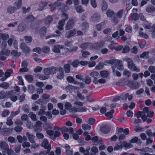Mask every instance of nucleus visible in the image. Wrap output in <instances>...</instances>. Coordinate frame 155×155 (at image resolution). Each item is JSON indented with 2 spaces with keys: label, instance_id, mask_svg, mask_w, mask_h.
Returning <instances> with one entry per match:
<instances>
[{
  "label": "nucleus",
  "instance_id": "obj_40",
  "mask_svg": "<svg viewBox=\"0 0 155 155\" xmlns=\"http://www.w3.org/2000/svg\"><path fill=\"white\" fill-rule=\"evenodd\" d=\"M105 80L104 79H100L98 80L97 79V80L93 81V82L95 84H97L99 83L103 84L105 83Z\"/></svg>",
  "mask_w": 155,
  "mask_h": 155
},
{
  "label": "nucleus",
  "instance_id": "obj_30",
  "mask_svg": "<svg viewBox=\"0 0 155 155\" xmlns=\"http://www.w3.org/2000/svg\"><path fill=\"white\" fill-rule=\"evenodd\" d=\"M67 80L68 82L71 83H73L75 84H78L79 83L76 81L74 78L71 76H68L67 78Z\"/></svg>",
  "mask_w": 155,
  "mask_h": 155
},
{
  "label": "nucleus",
  "instance_id": "obj_44",
  "mask_svg": "<svg viewBox=\"0 0 155 155\" xmlns=\"http://www.w3.org/2000/svg\"><path fill=\"white\" fill-rule=\"evenodd\" d=\"M87 131L84 132L83 133V135L85 137V139L87 141L90 140L91 139V137Z\"/></svg>",
  "mask_w": 155,
  "mask_h": 155
},
{
  "label": "nucleus",
  "instance_id": "obj_61",
  "mask_svg": "<svg viewBox=\"0 0 155 155\" xmlns=\"http://www.w3.org/2000/svg\"><path fill=\"white\" fill-rule=\"evenodd\" d=\"M53 20L52 17L51 16H48L46 18L45 20V23L46 24H49L51 23Z\"/></svg>",
  "mask_w": 155,
  "mask_h": 155
},
{
  "label": "nucleus",
  "instance_id": "obj_7",
  "mask_svg": "<svg viewBox=\"0 0 155 155\" xmlns=\"http://www.w3.org/2000/svg\"><path fill=\"white\" fill-rule=\"evenodd\" d=\"M41 146L47 149L48 151H49L51 148V145L49 143L48 140L47 139H44L42 143L41 144Z\"/></svg>",
  "mask_w": 155,
  "mask_h": 155
},
{
  "label": "nucleus",
  "instance_id": "obj_55",
  "mask_svg": "<svg viewBox=\"0 0 155 155\" xmlns=\"http://www.w3.org/2000/svg\"><path fill=\"white\" fill-rule=\"evenodd\" d=\"M105 24V22H101V23L97 24L96 25V27L98 31H100L102 29V26L104 25Z\"/></svg>",
  "mask_w": 155,
  "mask_h": 155
},
{
  "label": "nucleus",
  "instance_id": "obj_9",
  "mask_svg": "<svg viewBox=\"0 0 155 155\" xmlns=\"http://www.w3.org/2000/svg\"><path fill=\"white\" fill-rule=\"evenodd\" d=\"M143 111L144 112V114L146 115L147 118V117H152L154 114V113L152 111H149L147 107H145L143 108Z\"/></svg>",
  "mask_w": 155,
  "mask_h": 155
},
{
  "label": "nucleus",
  "instance_id": "obj_12",
  "mask_svg": "<svg viewBox=\"0 0 155 155\" xmlns=\"http://www.w3.org/2000/svg\"><path fill=\"white\" fill-rule=\"evenodd\" d=\"M135 116L137 118L141 117V119L143 122L147 120L146 115L144 114V112L143 110V111H139L137 112Z\"/></svg>",
  "mask_w": 155,
  "mask_h": 155
},
{
  "label": "nucleus",
  "instance_id": "obj_11",
  "mask_svg": "<svg viewBox=\"0 0 155 155\" xmlns=\"http://www.w3.org/2000/svg\"><path fill=\"white\" fill-rule=\"evenodd\" d=\"M20 48L25 53H28L31 50L29 48L25 43H22L20 45Z\"/></svg>",
  "mask_w": 155,
  "mask_h": 155
},
{
  "label": "nucleus",
  "instance_id": "obj_21",
  "mask_svg": "<svg viewBox=\"0 0 155 155\" xmlns=\"http://www.w3.org/2000/svg\"><path fill=\"white\" fill-rule=\"evenodd\" d=\"M64 46H60L59 45H54L52 48V51L55 53H59L60 52V49L63 48Z\"/></svg>",
  "mask_w": 155,
  "mask_h": 155
},
{
  "label": "nucleus",
  "instance_id": "obj_39",
  "mask_svg": "<svg viewBox=\"0 0 155 155\" xmlns=\"http://www.w3.org/2000/svg\"><path fill=\"white\" fill-rule=\"evenodd\" d=\"M64 68L66 73H68L70 72V67L68 64H65L64 67Z\"/></svg>",
  "mask_w": 155,
  "mask_h": 155
},
{
  "label": "nucleus",
  "instance_id": "obj_45",
  "mask_svg": "<svg viewBox=\"0 0 155 155\" xmlns=\"http://www.w3.org/2000/svg\"><path fill=\"white\" fill-rule=\"evenodd\" d=\"M115 61L120 64L117 68L119 70L121 71L124 69V68L123 66L120 64L122 62L121 61H120L119 60H116Z\"/></svg>",
  "mask_w": 155,
  "mask_h": 155
},
{
  "label": "nucleus",
  "instance_id": "obj_4",
  "mask_svg": "<svg viewBox=\"0 0 155 155\" xmlns=\"http://www.w3.org/2000/svg\"><path fill=\"white\" fill-rule=\"evenodd\" d=\"M87 110V108L85 107H73L70 110V112L72 113L83 112H86Z\"/></svg>",
  "mask_w": 155,
  "mask_h": 155
},
{
  "label": "nucleus",
  "instance_id": "obj_25",
  "mask_svg": "<svg viewBox=\"0 0 155 155\" xmlns=\"http://www.w3.org/2000/svg\"><path fill=\"white\" fill-rule=\"evenodd\" d=\"M123 147H125L126 149H127L133 147V145L131 143H127L126 141H123Z\"/></svg>",
  "mask_w": 155,
  "mask_h": 155
},
{
  "label": "nucleus",
  "instance_id": "obj_59",
  "mask_svg": "<svg viewBox=\"0 0 155 155\" xmlns=\"http://www.w3.org/2000/svg\"><path fill=\"white\" fill-rule=\"evenodd\" d=\"M122 52L123 53H125L128 52L130 50V48L127 45H125L123 48Z\"/></svg>",
  "mask_w": 155,
  "mask_h": 155
},
{
  "label": "nucleus",
  "instance_id": "obj_47",
  "mask_svg": "<svg viewBox=\"0 0 155 155\" xmlns=\"http://www.w3.org/2000/svg\"><path fill=\"white\" fill-rule=\"evenodd\" d=\"M76 9L77 12L79 13H81L84 11L81 5L78 6Z\"/></svg>",
  "mask_w": 155,
  "mask_h": 155
},
{
  "label": "nucleus",
  "instance_id": "obj_18",
  "mask_svg": "<svg viewBox=\"0 0 155 155\" xmlns=\"http://www.w3.org/2000/svg\"><path fill=\"white\" fill-rule=\"evenodd\" d=\"M76 32L77 30L75 28H74L69 31L66 32L65 34V37L69 38L73 36L76 34Z\"/></svg>",
  "mask_w": 155,
  "mask_h": 155
},
{
  "label": "nucleus",
  "instance_id": "obj_8",
  "mask_svg": "<svg viewBox=\"0 0 155 155\" xmlns=\"http://www.w3.org/2000/svg\"><path fill=\"white\" fill-rule=\"evenodd\" d=\"M127 85L130 88L137 89L140 87V85L137 81H128Z\"/></svg>",
  "mask_w": 155,
  "mask_h": 155
},
{
  "label": "nucleus",
  "instance_id": "obj_62",
  "mask_svg": "<svg viewBox=\"0 0 155 155\" xmlns=\"http://www.w3.org/2000/svg\"><path fill=\"white\" fill-rule=\"evenodd\" d=\"M22 110L25 113H28L29 110L28 105L26 104L24 105L23 106Z\"/></svg>",
  "mask_w": 155,
  "mask_h": 155
},
{
  "label": "nucleus",
  "instance_id": "obj_52",
  "mask_svg": "<svg viewBox=\"0 0 155 155\" xmlns=\"http://www.w3.org/2000/svg\"><path fill=\"white\" fill-rule=\"evenodd\" d=\"M91 44L90 43H84L81 45L80 47L83 49H87L89 46L91 45Z\"/></svg>",
  "mask_w": 155,
  "mask_h": 155
},
{
  "label": "nucleus",
  "instance_id": "obj_23",
  "mask_svg": "<svg viewBox=\"0 0 155 155\" xmlns=\"http://www.w3.org/2000/svg\"><path fill=\"white\" fill-rule=\"evenodd\" d=\"M26 135L28 138L29 141L30 143H34L35 141V136L31 134H30L28 132L26 133Z\"/></svg>",
  "mask_w": 155,
  "mask_h": 155
},
{
  "label": "nucleus",
  "instance_id": "obj_13",
  "mask_svg": "<svg viewBox=\"0 0 155 155\" xmlns=\"http://www.w3.org/2000/svg\"><path fill=\"white\" fill-rule=\"evenodd\" d=\"M100 15L98 13H96L94 14L91 18V21L94 22H99L100 19Z\"/></svg>",
  "mask_w": 155,
  "mask_h": 155
},
{
  "label": "nucleus",
  "instance_id": "obj_28",
  "mask_svg": "<svg viewBox=\"0 0 155 155\" xmlns=\"http://www.w3.org/2000/svg\"><path fill=\"white\" fill-rule=\"evenodd\" d=\"M16 10V9L14 7L9 6L7 9V12L9 14H12L14 13Z\"/></svg>",
  "mask_w": 155,
  "mask_h": 155
},
{
  "label": "nucleus",
  "instance_id": "obj_51",
  "mask_svg": "<svg viewBox=\"0 0 155 155\" xmlns=\"http://www.w3.org/2000/svg\"><path fill=\"white\" fill-rule=\"evenodd\" d=\"M151 24L149 23V22H147L146 23H144L143 25V27L147 29H150V30L152 29V27L151 26Z\"/></svg>",
  "mask_w": 155,
  "mask_h": 155
},
{
  "label": "nucleus",
  "instance_id": "obj_19",
  "mask_svg": "<svg viewBox=\"0 0 155 155\" xmlns=\"http://www.w3.org/2000/svg\"><path fill=\"white\" fill-rule=\"evenodd\" d=\"M42 123L39 121H38L34 127V129L35 131H38L41 130V124Z\"/></svg>",
  "mask_w": 155,
  "mask_h": 155
},
{
  "label": "nucleus",
  "instance_id": "obj_53",
  "mask_svg": "<svg viewBox=\"0 0 155 155\" xmlns=\"http://www.w3.org/2000/svg\"><path fill=\"white\" fill-rule=\"evenodd\" d=\"M72 106L71 104L69 102H66L64 104V107L66 109L69 110L72 108H71Z\"/></svg>",
  "mask_w": 155,
  "mask_h": 155
},
{
  "label": "nucleus",
  "instance_id": "obj_27",
  "mask_svg": "<svg viewBox=\"0 0 155 155\" xmlns=\"http://www.w3.org/2000/svg\"><path fill=\"white\" fill-rule=\"evenodd\" d=\"M101 9L102 11H105L107 8V3L104 0H102L101 4Z\"/></svg>",
  "mask_w": 155,
  "mask_h": 155
},
{
  "label": "nucleus",
  "instance_id": "obj_46",
  "mask_svg": "<svg viewBox=\"0 0 155 155\" xmlns=\"http://www.w3.org/2000/svg\"><path fill=\"white\" fill-rule=\"evenodd\" d=\"M46 28L45 27H42L40 30L39 34L41 36H44L46 32Z\"/></svg>",
  "mask_w": 155,
  "mask_h": 155
},
{
  "label": "nucleus",
  "instance_id": "obj_2",
  "mask_svg": "<svg viewBox=\"0 0 155 155\" xmlns=\"http://www.w3.org/2000/svg\"><path fill=\"white\" fill-rule=\"evenodd\" d=\"M124 60L127 63L128 68L129 69L133 71H136L137 72H140V69L135 66V64L133 63L132 60L127 58H124Z\"/></svg>",
  "mask_w": 155,
  "mask_h": 155
},
{
  "label": "nucleus",
  "instance_id": "obj_10",
  "mask_svg": "<svg viewBox=\"0 0 155 155\" xmlns=\"http://www.w3.org/2000/svg\"><path fill=\"white\" fill-rule=\"evenodd\" d=\"M13 73V70L12 69H8L5 73V76L3 77L0 79V80L4 81L9 77L11 74Z\"/></svg>",
  "mask_w": 155,
  "mask_h": 155
},
{
  "label": "nucleus",
  "instance_id": "obj_37",
  "mask_svg": "<svg viewBox=\"0 0 155 155\" xmlns=\"http://www.w3.org/2000/svg\"><path fill=\"white\" fill-rule=\"evenodd\" d=\"M46 133L48 134L50 136V138L52 140H55V137L54 136V132L53 130H47Z\"/></svg>",
  "mask_w": 155,
  "mask_h": 155
},
{
  "label": "nucleus",
  "instance_id": "obj_22",
  "mask_svg": "<svg viewBox=\"0 0 155 155\" xmlns=\"http://www.w3.org/2000/svg\"><path fill=\"white\" fill-rule=\"evenodd\" d=\"M22 1L21 0H18L15 2L14 5L17 9L20 8L22 6Z\"/></svg>",
  "mask_w": 155,
  "mask_h": 155
},
{
  "label": "nucleus",
  "instance_id": "obj_60",
  "mask_svg": "<svg viewBox=\"0 0 155 155\" xmlns=\"http://www.w3.org/2000/svg\"><path fill=\"white\" fill-rule=\"evenodd\" d=\"M50 8L51 10H54L58 6V3L56 2H55L54 4H51L49 5Z\"/></svg>",
  "mask_w": 155,
  "mask_h": 155
},
{
  "label": "nucleus",
  "instance_id": "obj_32",
  "mask_svg": "<svg viewBox=\"0 0 155 155\" xmlns=\"http://www.w3.org/2000/svg\"><path fill=\"white\" fill-rule=\"evenodd\" d=\"M91 155H96L98 152V149L96 147H93L91 149Z\"/></svg>",
  "mask_w": 155,
  "mask_h": 155
},
{
  "label": "nucleus",
  "instance_id": "obj_48",
  "mask_svg": "<svg viewBox=\"0 0 155 155\" xmlns=\"http://www.w3.org/2000/svg\"><path fill=\"white\" fill-rule=\"evenodd\" d=\"M104 64L103 63H100L97 65L95 68L96 70H99L101 69L104 68Z\"/></svg>",
  "mask_w": 155,
  "mask_h": 155
},
{
  "label": "nucleus",
  "instance_id": "obj_41",
  "mask_svg": "<svg viewBox=\"0 0 155 155\" xmlns=\"http://www.w3.org/2000/svg\"><path fill=\"white\" fill-rule=\"evenodd\" d=\"M114 110L113 109H112L110 111L106 113L105 115L109 118H111L113 117V114L114 113Z\"/></svg>",
  "mask_w": 155,
  "mask_h": 155
},
{
  "label": "nucleus",
  "instance_id": "obj_29",
  "mask_svg": "<svg viewBox=\"0 0 155 155\" xmlns=\"http://www.w3.org/2000/svg\"><path fill=\"white\" fill-rule=\"evenodd\" d=\"M122 143H123V141L120 142V145L117 144L116 145L114 148V150H121L123 147V144Z\"/></svg>",
  "mask_w": 155,
  "mask_h": 155
},
{
  "label": "nucleus",
  "instance_id": "obj_35",
  "mask_svg": "<svg viewBox=\"0 0 155 155\" xmlns=\"http://www.w3.org/2000/svg\"><path fill=\"white\" fill-rule=\"evenodd\" d=\"M146 11L148 12H152L155 11V8L152 5L149 6L147 7Z\"/></svg>",
  "mask_w": 155,
  "mask_h": 155
},
{
  "label": "nucleus",
  "instance_id": "obj_26",
  "mask_svg": "<svg viewBox=\"0 0 155 155\" xmlns=\"http://www.w3.org/2000/svg\"><path fill=\"white\" fill-rule=\"evenodd\" d=\"M80 28H81L82 30L85 31L88 28V24L87 22L85 21L81 25Z\"/></svg>",
  "mask_w": 155,
  "mask_h": 155
},
{
  "label": "nucleus",
  "instance_id": "obj_34",
  "mask_svg": "<svg viewBox=\"0 0 155 155\" xmlns=\"http://www.w3.org/2000/svg\"><path fill=\"white\" fill-rule=\"evenodd\" d=\"M130 142L131 143H141L140 140L137 137H134L133 138L131 139Z\"/></svg>",
  "mask_w": 155,
  "mask_h": 155
},
{
  "label": "nucleus",
  "instance_id": "obj_38",
  "mask_svg": "<svg viewBox=\"0 0 155 155\" xmlns=\"http://www.w3.org/2000/svg\"><path fill=\"white\" fill-rule=\"evenodd\" d=\"M149 52L148 51H145L143 52L140 55V57L145 59H147L149 57L148 54Z\"/></svg>",
  "mask_w": 155,
  "mask_h": 155
},
{
  "label": "nucleus",
  "instance_id": "obj_43",
  "mask_svg": "<svg viewBox=\"0 0 155 155\" xmlns=\"http://www.w3.org/2000/svg\"><path fill=\"white\" fill-rule=\"evenodd\" d=\"M29 115L32 120L34 121H36L37 120L36 115L35 114H33L32 112H30Z\"/></svg>",
  "mask_w": 155,
  "mask_h": 155
},
{
  "label": "nucleus",
  "instance_id": "obj_64",
  "mask_svg": "<svg viewBox=\"0 0 155 155\" xmlns=\"http://www.w3.org/2000/svg\"><path fill=\"white\" fill-rule=\"evenodd\" d=\"M150 31L152 32V37L155 38V24L152 26Z\"/></svg>",
  "mask_w": 155,
  "mask_h": 155
},
{
  "label": "nucleus",
  "instance_id": "obj_36",
  "mask_svg": "<svg viewBox=\"0 0 155 155\" xmlns=\"http://www.w3.org/2000/svg\"><path fill=\"white\" fill-rule=\"evenodd\" d=\"M10 114V112L8 110L5 109L2 112L1 116L2 117H5L8 116Z\"/></svg>",
  "mask_w": 155,
  "mask_h": 155
},
{
  "label": "nucleus",
  "instance_id": "obj_49",
  "mask_svg": "<svg viewBox=\"0 0 155 155\" xmlns=\"http://www.w3.org/2000/svg\"><path fill=\"white\" fill-rule=\"evenodd\" d=\"M41 51L47 54L50 51V49L48 46H45L42 48Z\"/></svg>",
  "mask_w": 155,
  "mask_h": 155
},
{
  "label": "nucleus",
  "instance_id": "obj_63",
  "mask_svg": "<svg viewBox=\"0 0 155 155\" xmlns=\"http://www.w3.org/2000/svg\"><path fill=\"white\" fill-rule=\"evenodd\" d=\"M123 15V10H121L118 11L117 14H116V15L117 17L119 18H121Z\"/></svg>",
  "mask_w": 155,
  "mask_h": 155
},
{
  "label": "nucleus",
  "instance_id": "obj_20",
  "mask_svg": "<svg viewBox=\"0 0 155 155\" xmlns=\"http://www.w3.org/2000/svg\"><path fill=\"white\" fill-rule=\"evenodd\" d=\"M101 131L104 134H107L110 131V128L108 126H103L100 129Z\"/></svg>",
  "mask_w": 155,
  "mask_h": 155
},
{
  "label": "nucleus",
  "instance_id": "obj_56",
  "mask_svg": "<svg viewBox=\"0 0 155 155\" xmlns=\"http://www.w3.org/2000/svg\"><path fill=\"white\" fill-rule=\"evenodd\" d=\"M39 109V107L35 103H34L32 105L31 109L33 111H36Z\"/></svg>",
  "mask_w": 155,
  "mask_h": 155
},
{
  "label": "nucleus",
  "instance_id": "obj_50",
  "mask_svg": "<svg viewBox=\"0 0 155 155\" xmlns=\"http://www.w3.org/2000/svg\"><path fill=\"white\" fill-rule=\"evenodd\" d=\"M82 127L84 130H90L91 128V126L88 124H84L82 125Z\"/></svg>",
  "mask_w": 155,
  "mask_h": 155
},
{
  "label": "nucleus",
  "instance_id": "obj_6",
  "mask_svg": "<svg viewBox=\"0 0 155 155\" xmlns=\"http://www.w3.org/2000/svg\"><path fill=\"white\" fill-rule=\"evenodd\" d=\"M0 148L2 150V153L3 155H6V153L5 151V150H6L8 148L9 146L8 144L5 141H0Z\"/></svg>",
  "mask_w": 155,
  "mask_h": 155
},
{
  "label": "nucleus",
  "instance_id": "obj_33",
  "mask_svg": "<svg viewBox=\"0 0 155 155\" xmlns=\"http://www.w3.org/2000/svg\"><path fill=\"white\" fill-rule=\"evenodd\" d=\"M11 92V94L8 95L11 100L13 102L16 101L18 99V97L17 96L12 95V91H9Z\"/></svg>",
  "mask_w": 155,
  "mask_h": 155
},
{
  "label": "nucleus",
  "instance_id": "obj_17",
  "mask_svg": "<svg viewBox=\"0 0 155 155\" xmlns=\"http://www.w3.org/2000/svg\"><path fill=\"white\" fill-rule=\"evenodd\" d=\"M61 131L62 133L68 132L70 134H72L73 133L74 129L71 127L67 128L64 127L61 129Z\"/></svg>",
  "mask_w": 155,
  "mask_h": 155
},
{
  "label": "nucleus",
  "instance_id": "obj_5",
  "mask_svg": "<svg viewBox=\"0 0 155 155\" xmlns=\"http://www.w3.org/2000/svg\"><path fill=\"white\" fill-rule=\"evenodd\" d=\"M75 22L74 19L70 18L67 23L65 26L66 29L68 30L71 29L74 26Z\"/></svg>",
  "mask_w": 155,
  "mask_h": 155
},
{
  "label": "nucleus",
  "instance_id": "obj_15",
  "mask_svg": "<svg viewBox=\"0 0 155 155\" xmlns=\"http://www.w3.org/2000/svg\"><path fill=\"white\" fill-rule=\"evenodd\" d=\"M13 129H9L5 128L1 129V131H0V134L3 135H10L12 133V130Z\"/></svg>",
  "mask_w": 155,
  "mask_h": 155
},
{
  "label": "nucleus",
  "instance_id": "obj_24",
  "mask_svg": "<svg viewBox=\"0 0 155 155\" xmlns=\"http://www.w3.org/2000/svg\"><path fill=\"white\" fill-rule=\"evenodd\" d=\"M90 75L94 78V81L97 80V78H100V75L97 71H93L90 74Z\"/></svg>",
  "mask_w": 155,
  "mask_h": 155
},
{
  "label": "nucleus",
  "instance_id": "obj_31",
  "mask_svg": "<svg viewBox=\"0 0 155 155\" xmlns=\"http://www.w3.org/2000/svg\"><path fill=\"white\" fill-rule=\"evenodd\" d=\"M0 36L1 39L3 41H5L9 38L8 34L7 33H0Z\"/></svg>",
  "mask_w": 155,
  "mask_h": 155
},
{
  "label": "nucleus",
  "instance_id": "obj_57",
  "mask_svg": "<svg viewBox=\"0 0 155 155\" xmlns=\"http://www.w3.org/2000/svg\"><path fill=\"white\" fill-rule=\"evenodd\" d=\"M12 119L11 118L10 116L7 119L6 124L8 125L11 126L13 124V122L12 120Z\"/></svg>",
  "mask_w": 155,
  "mask_h": 155
},
{
  "label": "nucleus",
  "instance_id": "obj_54",
  "mask_svg": "<svg viewBox=\"0 0 155 155\" xmlns=\"http://www.w3.org/2000/svg\"><path fill=\"white\" fill-rule=\"evenodd\" d=\"M101 76L103 78L107 77L108 74V72L107 71H102L100 73Z\"/></svg>",
  "mask_w": 155,
  "mask_h": 155
},
{
  "label": "nucleus",
  "instance_id": "obj_58",
  "mask_svg": "<svg viewBox=\"0 0 155 155\" xmlns=\"http://www.w3.org/2000/svg\"><path fill=\"white\" fill-rule=\"evenodd\" d=\"M0 86L4 89H7L9 87V84L8 83L3 82L1 84Z\"/></svg>",
  "mask_w": 155,
  "mask_h": 155
},
{
  "label": "nucleus",
  "instance_id": "obj_1",
  "mask_svg": "<svg viewBox=\"0 0 155 155\" xmlns=\"http://www.w3.org/2000/svg\"><path fill=\"white\" fill-rule=\"evenodd\" d=\"M57 70L56 68L54 67L46 68L44 70L45 74L40 76L39 78L42 80L48 79L49 78V75L55 73Z\"/></svg>",
  "mask_w": 155,
  "mask_h": 155
},
{
  "label": "nucleus",
  "instance_id": "obj_16",
  "mask_svg": "<svg viewBox=\"0 0 155 155\" xmlns=\"http://www.w3.org/2000/svg\"><path fill=\"white\" fill-rule=\"evenodd\" d=\"M11 94V92L9 91L5 92L3 91L0 92V99H7L8 98V95Z\"/></svg>",
  "mask_w": 155,
  "mask_h": 155
},
{
  "label": "nucleus",
  "instance_id": "obj_42",
  "mask_svg": "<svg viewBox=\"0 0 155 155\" xmlns=\"http://www.w3.org/2000/svg\"><path fill=\"white\" fill-rule=\"evenodd\" d=\"M20 112V110L19 109H18L15 112L12 111L11 113L10 117H11L12 119H13V117L17 115Z\"/></svg>",
  "mask_w": 155,
  "mask_h": 155
},
{
  "label": "nucleus",
  "instance_id": "obj_14",
  "mask_svg": "<svg viewBox=\"0 0 155 155\" xmlns=\"http://www.w3.org/2000/svg\"><path fill=\"white\" fill-rule=\"evenodd\" d=\"M57 69L59 72L57 76V78L59 79H63L64 76V73L62 68L61 67H59Z\"/></svg>",
  "mask_w": 155,
  "mask_h": 155
},
{
  "label": "nucleus",
  "instance_id": "obj_3",
  "mask_svg": "<svg viewBox=\"0 0 155 155\" xmlns=\"http://www.w3.org/2000/svg\"><path fill=\"white\" fill-rule=\"evenodd\" d=\"M62 16L63 19L59 22L57 26L58 28L60 30H62L63 29V27L64 25L65 21L68 18V14L65 13L62 14Z\"/></svg>",
  "mask_w": 155,
  "mask_h": 155
}]
</instances>
